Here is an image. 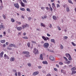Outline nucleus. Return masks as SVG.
I'll return each mask as SVG.
<instances>
[{"label": "nucleus", "instance_id": "obj_17", "mask_svg": "<svg viewBox=\"0 0 76 76\" xmlns=\"http://www.w3.org/2000/svg\"><path fill=\"white\" fill-rule=\"evenodd\" d=\"M50 42H53V43H55V39H51L50 40Z\"/></svg>", "mask_w": 76, "mask_h": 76}, {"label": "nucleus", "instance_id": "obj_33", "mask_svg": "<svg viewBox=\"0 0 76 76\" xmlns=\"http://www.w3.org/2000/svg\"><path fill=\"white\" fill-rule=\"evenodd\" d=\"M31 42H32V43H33V44H37V43H36V41H32Z\"/></svg>", "mask_w": 76, "mask_h": 76}, {"label": "nucleus", "instance_id": "obj_37", "mask_svg": "<svg viewBox=\"0 0 76 76\" xmlns=\"http://www.w3.org/2000/svg\"><path fill=\"white\" fill-rule=\"evenodd\" d=\"M26 10L27 11H28V12H31V10L29 8H27Z\"/></svg>", "mask_w": 76, "mask_h": 76}, {"label": "nucleus", "instance_id": "obj_63", "mask_svg": "<svg viewBox=\"0 0 76 76\" xmlns=\"http://www.w3.org/2000/svg\"><path fill=\"white\" fill-rule=\"evenodd\" d=\"M19 35H21V32H19L18 33Z\"/></svg>", "mask_w": 76, "mask_h": 76}, {"label": "nucleus", "instance_id": "obj_41", "mask_svg": "<svg viewBox=\"0 0 76 76\" xmlns=\"http://www.w3.org/2000/svg\"><path fill=\"white\" fill-rule=\"evenodd\" d=\"M28 47H30V43L28 42L27 43V44Z\"/></svg>", "mask_w": 76, "mask_h": 76}, {"label": "nucleus", "instance_id": "obj_49", "mask_svg": "<svg viewBox=\"0 0 76 76\" xmlns=\"http://www.w3.org/2000/svg\"><path fill=\"white\" fill-rule=\"evenodd\" d=\"M57 7L58 8V7H60V6L59 5V4H57Z\"/></svg>", "mask_w": 76, "mask_h": 76}, {"label": "nucleus", "instance_id": "obj_16", "mask_svg": "<svg viewBox=\"0 0 76 76\" xmlns=\"http://www.w3.org/2000/svg\"><path fill=\"white\" fill-rule=\"evenodd\" d=\"M40 25L41 26H42L43 27H45V24L43 23H40Z\"/></svg>", "mask_w": 76, "mask_h": 76}, {"label": "nucleus", "instance_id": "obj_52", "mask_svg": "<svg viewBox=\"0 0 76 76\" xmlns=\"http://www.w3.org/2000/svg\"><path fill=\"white\" fill-rule=\"evenodd\" d=\"M44 18H45V19H46V18H47V15L44 16Z\"/></svg>", "mask_w": 76, "mask_h": 76}, {"label": "nucleus", "instance_id": "obj_34", "mask_svg": "<svg viewBox=\"0 0 76 76\" xmlns=\"http://www.w3.org/2000/svg\"><path fill=\"white\" fill-rule=\"evenodd\" d=\"M68 1L69 3H71V4H73V3L72 2V0H68Z\"/></svg>", "mask_w": 76, "mask_h": 76}, {"label": "nucleus", "instance_id": "obj_27", "mask_svg": "<svg viewBox=\"0 0 76 76\" xmlns=\"http://www.w3.org/2000/svg\"><path fill=\"white\" fill-rule=\"evenodd\" d=\"M11 20L12 23L15 22V20L13 18H11Z\"/></svg>", "mask_w": 76, "mask_h": 76}, {"label": "nucleus", "instance_id": "obj_43", "mask_svg": "<svg viewBox=\"0 0 76 76\" xmlns=\"http://www.w3.org/2000/svg\"><path fill=\"white\" fill-rule=\"evenodd\" d=\"M18 75L19 76H20L21 75V73L19 72L18 73Z\"/></svg>", "mask_w": 76, "mask_h": 76}, {"label": "nucleus", "instance_id": "obj_46", "mask_svg": "<svg viewBox=\"0 0 76 76\" xmlns=\"http://www.w3.org/2000/svg\"><path fill=\"white\" fill-rule=\"evenodd\" d=\"M59 64L60 65H62L63 64V63L61 62H60L59 63Z\"/></svg>", "mask_w": 76, "mask_h": 76}, {"label": "nucleus", "instance_id": "obj_26", "mask_svg": "<svg viewBox=\"0 0 76 76\" xmlns=\"http://www.w3.org/2000/svg\"><path fill=\"white\" fill-rule=\"evenodd\" d=\"M75 73H76V71L74 70L72 71V75H74Z\"/></svg>", "mask_w": 76, "mask_h": 76}, {"label": "nucleus", "instance_id": "obj_39", "mask_svg": "<svg viewBox=\"0 0 76 76\" xmlns=\"http://www.w3.org/2000/svg\"><path fill=\"white\" fill-rule=\"evenodd\" d=\"M71 43H72V44L74 46H76V44H75V43H74V42H72Z\"/></svg>", "mask_w": 76, "mask_h": 76}, {"label": "nucleus", "instance_id": "obj_38", "mask_svg": "<svg viewBox=\"0 0 76 76\" xmlns=\"http://www.w3.org/2000/svg\"><path fill=\"white\" fill-rule=\"evenodd\" d=\"M23 1L24 3H28V2H27L26 0H23Z\"/></svg>", "mask_w": 76, "mask_h": 76}, {"label": "nucleus", "instance_id": "obj_32", "mask_svg": "<svg viewBox=\"0 0 76 76\" xmlns=\"http://www.w3.org/2000/svg\"><path fill=\"white\" fill-rule=\"evenodd\" d=\"M27 65L28 67H31V64L29 63L27 64Z\"/></svg>", "mask_w": 76, "mask_h": 76}, {"label": "nucleus", "instance_id": "obj_59", "mask_svg": "<svg viewBox=\"0 0 76 76\" xmlns=\"http://www.w3.org/2000/svg\"><path fill=\"white\" fill-rule=\"evenodd\" d=\"M50 26H49V27L50 28H52V25H51V24H50Z\"/></svg>", "mask_w": 76, "mask_h": 76}, {"label": "nucleus", "instance_id": "obj_51", "mask_svg": "<svg viewBox=\"0 0 76 76\" xmlns=\"http://www.w3.org/2000/svg\"><path fill=\"white\" fill-rule=\"evenodd\" d=\"M61 73H64V71L63 70L61 69Z\"/></svg>", "mask_w": 76, "mask_h": 76}, {"label": "nucleus", "instance_id": "obj_45", "mask_svg": "<svg viewBox=\"0 0 76 76\" xmlns=\"http://www.w3.org/2000/svg\"><path fill=\"white\" fill-rule=\"evenodd\" d=\"M41 9L42 10H45V7H42Z\"/></svg>", "mask_w": 76, "mask_h": 76}, {"label": "nucleus", "instance_id": "obj_50", "mask_svg": "<svg viewBox=\"0 0 76 76\" xmlns=\"http://www.w3.org/2000/svg\"><path fill=\"white\" fill-rule=\"evenodd\" d=\"M50 10L51 11H53V8H52L51 7V5H50Z\"/></svg>", "mask_w": 76, "mask_h": 76}, {"label": "nucleus", "instance_id": "obj_1", "mask_svg": "<svg viewBox=\"0 0 76 76\" xmlns=\"http://www.w3.org/2000/svg\"><path fill=\"white\" fill-rule=\"evenodd\" d=\"M49 46V43H45L43 45V47L45 48H47Z\"/></svg>", "mask_w": 76, "mask_h": 76}, {"label": "nucleus", "instance_id": "obj_29", "mask_svg": "<svg viewBox=\"0 0 76 76\" xmlns=\"http://www.w3.org/2000/svg\"><path fill=\"white\" fill-rule=\"evenodd\" d=\"M20 10H22V11H25V8H20Z\"/></svg>", "mask_w": 76, "mask_h": 76}, {"label": "nucleus", "instance_id": "obj_55", "mask_svg": "<svg viewBox=\"0 0 76 76\" xmlns=\"http://www.w3.org/2000/svg\"><path fill=\"white\" fill-rule=\"evenodd\" d=\"M47 35L48 37H50L51 35H50V34H48V33L47 34Z\"/></svg>", "mask_w": 76, "mask_h": 76}, {"label": "nucleus", "instance_id": "obj_28", "mask_svg": "<svg viewBox=\"0 0 76 76\" xmlns=\"http://www.w3.org/2000/svg\"><path fill=\"white\" fill-rule=\"evenodd\" d=\"M60 48L61 49H63L64 48V47H63V46L61 44L60 45Z\"/></svg>", "mask_w": 76, "mask_h": 76}, {"label": "nucleus", "instance_id": "obj_48", "mask_svg": "<svg viewBox=\"0 0 76 76\" xmlns=\"http://www.w3.org/2000/svg\"><path fill=\"white\" fill-rule=\"evenodd\" d=\"M3 9V5H1L0 7V10H1Z\"/></svg>", "mask_w": 76, "mask_h": 76}, {"label": "nucleus", "instance_id": "obj_58", "mask_svg": "<svg viewBox=\"0 0 76 76\" xmlns=\"http://www.w3.org/2000/svg\"><path fill=\"white\" fill-rule=\"evenodd\" d=\"M54 1H55V0H51V3H53Z\"/></svg>", "mask_w": 76, "mask_h": 76}, {"label": "nucleus", "instance_id": "obj_4", "mask_svg": "<svg viewBox=\"0 0 76 76\" xmlns=\"http://www.w3.org/2000/svg\"><path fill=\"white\" fill-rule=\"evenodd\" d=\"M14 5L15 7H16L17 9H19V4L18 3H15L14 4Z\"/></svg>", "mask_w": 76, "mask_h": 76}, {"label": "nucleus", "instance_id": "obj_21", "mask_svg": "<svg viewBox=\"0 0 76 76\" xmlns=\"http://www.w3.org/2000/svg\"><path fill=\"white\" fill-rule=\"evenodd\" d=\"M22 38L23 39H28V37L27 36H24L22 37Z\"/></svg>", "mask_w": 76, "mask_h": 76}, {"label": "nucleus", "instance_id": "obj_14", "mask_svg": "<svg viewBox=\"0 0 76 76\" xmlns=\"http://www.w3.org/2000/svg\"><path fill=\"white\" fill-rule=\"evenodd\" d=\"M20 3L22 7H25V4L23 3L22 1H21Z\"/></svg>", "mask_w": 76, "mask_h": 76}, {"label": "nucleus", "instance_id": "obj_2", "mask_svg": "<svg viewBox=\"0 0 76 76\" xmlns=\"http://www.w3.org/2000/svg\"><path fill=\"white\" fill-rule=\"evenodd\" d=\"M66 56L67 58L69 57L68 60H72L71 56H70V54H69V53H66Z\"/></svg>", "mask_w": 76, "mask_h": 76}, {"label": "nucleus", "instance_id": "obj_36", "mask_svg": "<svg viewBox=\"0 0 76 76\" xmlns=\"http://www.w3.org/2000/svg\"><path fill=\"white\" fill-rule=\"evenodd\" d=\"M71 70L72 71L75 70H76V68L75 67H73L71 69Z\"/></svg>", "mask_w": 76, "mask_h": 76}, {"label": "nucleus", "instance_id": "obj_54", "mask_svg": "<svg viewBox=\"0 0 76 76\" xmlns=\"http://www.w3.org/2000/svg\"><path fill=\"white\" fill-rule=\"evenodd\" d=\"M54 70L55 71H56V72H57V69L56 68H54Z\"/></svg>", "mask_w": 76, "mask_h": 76}, {"label": "nucleus", "instance_id": "obj_47", "mask_svg": "<svg viewBox=\"0 0 76 76\" xmlns=\"http://www.w3.org/2000/svg\"><path fill=\"white\" fill-rule=\"evenodd\" d=\"M0 27L1 28H2L3 27V25L1 24L0 25Z\"/></svg>", "mask_w": 76, "mask_h": 76}, {"label": "nucleus", "instance_id": "obj_35", "mask_svg": "<svg viewBox=\"0 0 76 76\" xmlns=\"http://www.w3.org/2000/svg\"><path fill=\"white\" fill-rule=\"evenodd\" d=\"M68 37L67 36H64V39H65L66 40L68 38Z\"/></svg>", "mask_w": 76, "mask_h": 76}, {"label": "nucleus", "instance_id": "obj_60", "mask_svg": "<svg viewBox=\"0 0 76 76\" xmlns=\"http://www.w3.org/2000/svg\"><path fill=\"white\" fill-rule=\"evenodd\" d=\"M2 37H3V35H0V38H1Z\"/></svg>", "mask_w": 76, "mask_h": 76}, {"label": "nucleus", "instance_id": "obj_62", "mask_svg": "<svg viewBox=\"0 0 76 76\" xmlns=\"http://www.w3.org/2000/svg\"><path fill=\"white\" fill-rule=\"evenodd\" d=\"M42 19H43V20H44L45 18H44V17L42 16Z\"/></svg>", "mask_w": 76, "mask_h": 76}, {"label": "nucleus", "instance_id": "obj_61", "mask_svg": "<svg viewBox=\"0 0 76 76\" xmlns=\"http://www.w3.org/2000/svg\"><path fill=\"white\" fill-rule=\"evenodd\" d=\"M56 67H59V65L58 64H56Z\"/></svg>", "mask_w": 76, "mask_h": 76}, {"label": "nucleus", "instance_id": "obj_64", "mask_svg": "<svg viewBox=\"0 0 76 76\" xmlns=\"http://www.w3.org/2000/svg\"><path fill=\"white\" fill-rule=\"evenodd\" d=\"M23 35H26V33L24 32L23 33Z\"/></svg>", "mask_w": 76, "mask_h": 76}, {"label": "nucleus", "instance_id": "obj_18", "mask_svg": "<svg viewBox=\"0 0 76 76\" xmlns=\"http://www.w3.org/2000/svg\"><path fill=\"white\" fill-rule=\"evenodd\" d=\"M0 42L2 43L3 44L4 43L6 42V41L5 40H1L0 41Z\"/></svg>", "mask_w": 76, "mask_h": 76}, {"label": "nucleus", "instance_id": "obj_23", "mask_svg": "<svg viewBox=\"0 0 76 76\" xmlns=\"http://www.w3.org/2000/svg\"><path fill=\"white\" fill-rule=\"evenodd\" d=\"M66 10L67 12H69V11L70 10V9H69V8L68 7H66Z\"/></svg>", "mask_w": 76, "mask_h": 76}, {"label": "nucleus", "instance_id": "obj_15", "mask_svg": "<svg viewBox=\"0 0 76 76\" xmlns=\"http://www.w3.org/2000/svg\"><path fill=\"white\" fill-rule=\"evenodd\" d=\"M3 54H4V52H2L0 53V57H1V58H2V57H3Z\"/></svg>", "mask_w": 76, "mask_h": 76}, {"label": "nucleus", "instance_id": "obj_53", "mask_svg": "<svg viewBox=\"0 0 76 76\" xmlns=\"http://www.w3.org/2000/svg\"><path fill=\"white\" fill-rule=\"evenodd\" d=\"M46 76H51L50 74H48L46 75Z\"/></svg>", "mask_w": 76, "mask_h": 76}, {"label": "nucleus", "instance_id": "obj_31", "mask_svg": "<svg viewBox=\"0 0 76 76\" xmlns=\"http://www.w3.org/2000/svg\"><path fill=\"white\" fill-rule=\"evenodd\" d=\"M57 28L59 31H61V28H60L59 26H57Z\"/></svg>", "mask_w": 76, "mask_h": 76}, {"label": "nucleus", "instance_id": "obj_7", "mask_svg": "<svg viewBox=\"0 0 76 76\" xmlns=\"http://www.w3.org/2000/svg\"><path fill=\"white\" fill-rule=\"evenodd\" d=\"M10 61H14L15 60V57L12 56L10 58Z\"/></svg>", "mask_w": 76, "mask_h": 76}, {"label": "nucleus", "instance_id": "obj_57", "mask_svg": "<svg viewBox=\"0 0 76 76\" xmlns=\"http://www.w3.org/2000/svg\"><path fill=\"white\" fill-rule=\"evenodd\" d=\"M15 76H18V72H16L15 74Z\"/></svg>", "mask_w": 76, "mask_h": 76}, {"label": "nucleus", "instance_id": "obj_12", "mask_svg": "<svg viewBox=\"0 0 76 76\" xmlns=\"http://www.w3.org/2000/svg\"><path fill=\"white\" fill-rule=\"evenodd\" d=\"M4 57L5 58V59H9V56H7L6 54H5L4 55Z\"/></svg>", "mask_w": 76, "mask_h": 76}, {"label": "nucleus", "instance_id": "obj_3", "mask_svg": "<svg viewBox=\"0 0 76 76\" xmlns=\"http://www.w3.org/2000/svg\"><path fill=\"white\" fill-rule=\"evenodd\" d=\"M29 25H28V24H23L22 25V28L23 29H25V28H26L27 27H28Z\"/></svg>", "mask_w": 76, "mask_h": 76}, {"label": "nucleus", "instance_id": "obj_5", "mask_svg": "<svg viewBox=\"0 0 76 76\" xmlns=\"http://www.w3.org/2000/svg\"><path fill=\"white\" fill-rule=\"evenodd\" d=\"M33 53H34L35 54H38V50L37 49H36V48H34V50L33 51Z\"/></svg>", "mask_w": 76, "mask_h": 76}, {"label": "nucleus", "instance_id": "obj_10", "mask_svg": "<svg viewBox=\"0 0 76 76\" xmlns=\"http://www.w3.org/2000/svg\"><path fill=\"white\" fill-rule=\"evenodd\" d=\"M49 59L50 60L52 61H54V57L53 56H50L49 57Z\"/></svg>", "mask_w": 76, "mask_h": 76}, {"label": "nucleus", "instance_id": "obj_56", "mask_svg": "<svg viewBox=\"0 0 76 76\" xmlns=\"http://www.w3.org/2000/svg\"><path fill=\"white\" fill-rule=\"evenodd\" d=\"M13 72H17L16 70L15 69H13Z\"/></svg>", "mask_w": 76, "mask_h": 76}, {"label": "nucleus", "instance_id": "obj_9", "mask_svg": "<svg viewBox=\"0 0 76 76\" xmlns=\"http://www.w3.org/2000/svg\"><path fill=\"white\" fill-rule=\"evenodd\" d=\"M38 73H39L38 71L35 72H33L32 75H38Z\"/></svg>", "mask_w": 76, "mask_h": 76}, {"label": "nucleus", "instance_id": "obj_44", "mask_svg": "<svg viewBox=\"0 0 76 76\" xmlns=\"http://www.w3.org/2000/svg\"><path fill=\"white\" fill-rule=\"evenodd\" d=\"M7 49L8 50H12V49L11 48H10L9 47L7 48Z\"/></svg>", "mask_w": 76, "mask_h": 76}, {"label": "nucleus", "instance_id": "obj_8", "mask_svg": "<svg viewBox=\"0 0 76 76\" xmlns=\"http://www.w3.org/2000/svg\"><path fill=\"white\" fill-rule=\"evenodd\" d=\"M10 47H15V48H16L17 47L16 45H15L14 44H10L9 45Z\"/></svg>", "mask_w": 76, "mask_h": 76}, {"label": "nucleus", "instance_id": "obj_40", "mask_svg": "<svg viewBox=\"0 0 76 76\" xmlns=\"http://www.w3.org/2000/svg\"><path fill=\"white\" fill-rule=\"evenodd\" d=\"M2 17L4 19H6V16L4 15H2Z\"/></svg>", "mask_w": 76, "mask_h": 76}, {"label": "nucleus", "instance_id": "obj_6", "mask_svg": "<svg viewBox=\"0 0 76 76\" xmlns=\"http://www.w3.org/2000/svg\"><path fill=\"white\" fill-rule=\"evenodd\" d=\"M42 39H44V40L46 41L47 40H48L49 39V38L48 37H45L44 36H42Z\"/></svg>", "mask_w": 76, "mask_h": 76}, {"label": "nucleus", "instance_id": "obj_11", "mask_svg": "<svg viewBox=\"0 0 76 76\" xmlns=\"http://www.w3.org/2000/svg\"><path fill=\"white\" fill-rule=\"evenodd\" d=\"M23 53L26 55V54H29V52L28 51H24L23 52Z\"/></svg>", "mask_w": 76, "mask_h": 76}, {"label": "nucleus", "instance_id": "obj_25", "mask_svg": "<svg viewBox=\"0 0 76 76\" xmlns=\"http://www.w3.org/2000/svg\"><path fill=\"white\" fill-rule=\"evenodd\" d=\"M31 56V55L28 54H26L25 55V57H29Z\"/></svg>", "mask_w": 76, "mask_h": 76}, {"label": "nucleus", "instance_id": "obj_24", "mask_svg": "<svg viewBox=\"0 0 76 76\" xmlns=\"http://www.w3.org/2000/svg\"><path fill=\"white\" fill-rule=\"evenodd\" d=\"M42 63L43 64H48V63L47 62V61H44L42 62Z\"/></svg>", "mask_w": 76, "mask_h": 76}, {"label": "nucleus", "instance_id": "obj_42", "mask_svg": "<svg viewBox=\"0 0 76 76\" xmlns=\"http://www.w3.org/2000/svg\"><path fill=\"white\" fill-rule=\"evenodd\" d=\"M38 69H41L42 68V66H37Z\"/></svg>", "mask_w": 76, "mask_h": 76}, {"label": "nucleus", "instance_id": "obj_13", "mask_svg": "<svg viewBox=\"0 0 76 76\" xmlns=\"http://www.w3.org/2000/svg\"><path fill=\"white\" fill-rule=\"evenodd\" d=\"M17 29L18 31H21L22 29V27H19L17 28Z\"/></svg>", "mask_w": 76, "mask_h": 76}, {"label": "nucleus", "instance_id": "obj_19", "mask_svg": "<svg viewBox=\"0 0 76 76\" xmlns=\"http://www.w3.org/2000/svg\"><path fill=\"white\" fill-rule=\"evenodd\" d=\"M52 7L53 9H54V8H56V6L55 5V4H54V3H53L52 4Z\"/></svg>", "mask_w": 76, "mask_h": 76}, {"label": "nucleus", "instance_id": "obj_20", "mask_svg": "<svg viewBox=\"0 0 76 76\" xmlns=\"http://www.w3.org/2000/svg\"><path fill=\"white\" fill-rule=\"evenodd\" d=\"M40 59H41V60H43V57L42 56V54H41L40 55Z\"/></svg>", "mask_w": 76, "mask_h": 76}, {"label": "nucleus", "instance_id": "obj_22", "mask_svg": "<svg viewBox=\"0 0 76 76\" xmlns=\"http://www.w3.org/2000/svg\"><path fill=\"white\" fill-rule=\"evenodd\" d=\"M53 18L54 20H57V17L55 15H53Z\"/></svg>", "mask_w": 76, "mask_h": 76}, {"label": "nucleus", "instance_id": "obj_30", "mask_svg": "<svg viewBox=\"0 0 76 76\" xmlns=\"http://www.w3.org/2000/svg\"><path fill=\"white\" fill-rule=\"evenodd\" d=\"M70 63H71V61H68L66 62V64H70Z\"/></svg>", "mask_w": 76, "mask_h": 76}]
</instances>
